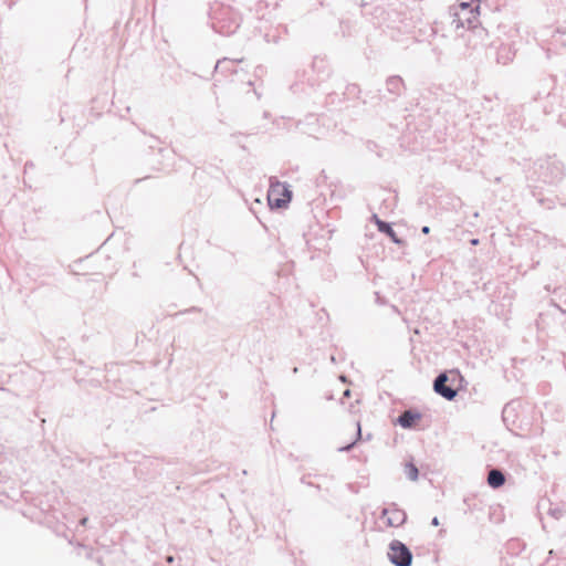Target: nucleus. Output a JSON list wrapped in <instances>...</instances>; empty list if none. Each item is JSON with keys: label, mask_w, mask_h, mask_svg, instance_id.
Listing matches in <instances>:
<instances>
[{"label": "nucleus", "mask_w": 566, "mask_h": 566, "mask_svg": "<svg viewBox=\"0 0 566 566\" xmlns=\"http://www.w3.org/2000/svg\"><path fill=\"white\" fill-rule=\"evenodd\" d=\"M467 380L459 369H446L440 371L432 382L433 391L448 401H453L459 390L467 385Z\"/></svg>", "instance_id": "f257e3e1"}, {"label": "nucleus", "mask_w": 566, "mask_h": 566, "mask_svg": "<svg viewBox=\"0 0 566 566\" xmlns=\"http://www.w3.org/2000/svg\"><path fill=\"white\" fill-rule=\"evenodd\" d=\"M534 174L547 185H557L565 176L563 163L556 156L539 158L535 161Z\"/></svg>", "instance_id": "f03ea898"}, {"label": "nucleus", "mask_w": 566, "mask_h": 566, "mask_svg": "<svg viewBox=\"0 0 566 566\" xmlns=\"http://www.w3.org/2000/svg\"><path fill=\"white\" fill-rule=\"evenodd\" d=\"M479 15L480 13H476V11L455 12L454 9H449L451 27H454L455 30L465 29L483 40V36L488 35V30L481 25Z\"/></svg>", "instance_id": "7ed1b4c3"}, {"label": "nucleus", "mask_w": 566, "mask_h": 566, "mask_svg": "<svg viewBox=\"0 0 566 566\" xmlns=\"http://www.w3.org/2000/svg\"><path fill=\"white\" fill-rule=\"evenodd\" d=\"M292 198L293 191L287 182H282L275 177L270 178V188L268 190V206L270 210L286 209Z\"/></svg>", "instance_id": "20e7f679"}, {"label": "nucleus", "mask_w": 566, "mask_h": 566, "mask_svg": "<svg viewBox=\"0 0 566 566\" xmlns=\"http://www.w3.org/2000/svg\"><path fill=\"white\" fill-rule=\"evenodd\" d=\"M387 558L394 566H412L413 554L407 544L392 539L388 544Z\"/></svg>", "instance_id": "39448f33"}, {"label": "nucleus", "mask_w": 566, "mask_h": 566, "mask_svg": "<svg viewBox=\"0 0 566 566\" xmlns=\"http://www.w3.org/2000/svg\"><path fill=\"white\" fill-rule=\"evenodd\" d=\"M241 25V17L232 10H224L216 21L212 22V28L217 33L222 35H232Z\"/></svg>", "instance_id": "423d86ee"}, {"label": "nucleus", "mask_w": 566, "mask_h": 566, "mask_svg": "<svg viewBox=\"0 0 566 566\" xmlns=\"http://www.w3.org/2000/svg\"><path fill=\"white\" fill-rule=\"evenodd\" d=\"M386 517V525L388 527H400L407 522V513L400 509L397 503H389L384 507L380 513V518Z\"/></svg>", "instance_id": "0eeeda50"}, {"label": "nucleus", "mask_w": 566, "mask_h": 566, "mask_svg": "<svg viewBox=\"0 0 566 566\" xmlns=\"http://www.w3.org/2000/svg\"><path fill=\"white\" fill-rule=\"evenodd\" d=\"M370 221L374 222L377 227V230L385 234L394 244L398 247L407 245V241L399 237L395 231L392 222L380 219L377 213L371 214Z\"/></svg>", "instance_id": "6e6552de"}, {"label": "nucleus", "mask_w": 566, "mask_h": 566, "mask_svg": "<svg viewBox=\"0 0 566 566\" xmlns=\"http://www.w3.org/2000/svg\"><path fill=\"white\" fill-rule=\"evenodd\" d=\"M488 55H494L496 63L506 65L513 61L515 56V50L510 43H500L497 46L492 43L488 50Z\"/></svg>", "instance_id": "1a4fd4ad"}, {"label": "nucleus", "mask_w": 566, "mask_h": 566, "mask_svg": "<svg viewBox=\"0 0 566 566\" xmlns=\"http://www.w3.org/2000/svg\"><path fill=\"white\" fill-rule=\"evenodd\" d=\"M423 413L417 408H409L395 419L394 423L401 427L402 429L411 430L415 429L418 423L422 420Z\"/></svg>", "instance_id": "9d476101"}, {"label": "nucleus", "mask_w": 566, "mask_h": 566, "mask_svg": "<svg viewBox=\"0 0 566 566\" xmlns=\"http://www.w3.org/2000/svg\"><path fill=\"white\" fill-rule=\"evenodd\" d=\"M385 86L386 92H384V94L387 95L386 103L395 102L406 90L405 81L400 75L388 76L386 78Z\"/></svg>", "instance_id": "9b49d317"}, {"label": "nucleus", "mask_w": 566, "mask_h": 566, "mask_svg": "<svg viewBox=\"0 0 566 566\" xmlns=\"http://www.w3.org/2000/svg\"><path fill=\"white\" fill-rule=\"evenodd\" d=\"M242 61H243V59H239V60H231L228 57L220 59L217 61V63L214 65V69H213L214 74L216 75H218V74H222V75L238 74V70L235 69L234 64L240 63Z\"/></svg>", "instance_id": "f8f14e48"}, {"label": "nucleus", "mask_w": 566, "mask_h": 566, "mask_svg": "<svg viewBox=\"0 0 566 566\" xmlns=\"http://www.w3.org/2000/svg\"><path fill=\"white\" fill-rule=\"evenodd\" d=\"M506 482V473L500 469H493L488 475V484L491 489L497 490Z\"/></svg>", "instance_id": "ddd939ff"}, {"label": "nucleus", "mask_w": 566, "mask_h": 566, "mask_svg": "<svg viewBox=\"0 0 566 566\" xmlns=\"http://www.w3.org/2000/svg\"><path fill=\"white\" fill-rule=\"evenodd\" d=\"M365 97L361 99V103L364 105L368 104V103H377V104H380V103H386V99H387V95L384 94V92L381 90H368L366 91L365 93Z\"/></svg>", "instance_id": "4468645a"}, {"label": "nucleus", "mask_w": 566, "mask_h": 566, "mask_svg": "<svg viewBox=\"0 0 566 566\" xmlns=\"http://www.w3.org/2000/svg\"><path fill=\"white\" fill-rule=\"evenodd\" d=\"M516 406H520L518 400H511L507 402L502 410V419L503 422L509 427L510 421L514 423V418L516 417Z\"/></svg>", "instance_id": "2eb2a0df"}, {"label": "nucleus", "mask_w": 566, "mask_h": 566, "mask_svg": "<svg viewBox=\"0 0 566 566\" xmlns=\"http://www.w3.org/2000/svg\"><path fill=\"white\" fill-rule=\"evenodd\" d=\"M542 88L536 92V95L534 96L535 99H539L543 96H549L551 91L553 90L555 85V77L554 76H546L542 78L541 81Z\"/></svg>", "instance_id": "dca6fc26"}, {"label": "nucleus", "mask_w": 566, "mask_h": 566, "mask_svg": "<svg viewBox=\"0 0 566 566\" xmlns=\"http://www.w3.org/2000/svg\"><path fill=\"white\" fill-rule=\"evenodd\" d=\"M405 474L410 481H417L419 479V469L413 463V459L411 458L410 461H407L405 464Z\"/></svg>", "instance_id": "f3484780"}, {"label": "nucleus", "mask_w": 566, "mask_h": 566, "mask_svg": "<svg viewBox=\"0 0 566 566\" xmlns=\"http://www.w3.org/2000/svg\"><path fill=\"white\" fill-rule=\"evenodd\" d=\"M552 41L556 45L566 48V29H563L560 27L556 28L552 35Z\"/></svg>", "instance_id": "a211bd4d"}, {"label": "nucleus", "mask_w": 566, "mask_h": 566, "mask_svg": "<svg viewBox=\"0 0 566 566\" xmlns=\"http://www.w3.org/2000/svg\"><path fill=\"white\" fill-rule=\"evenodd\" d=\"M449 9H454L455 12L476 11V13H480V4L474 2L463 1L458 7H450Z\"/></svg>", "instance_id": "6ab92c4d"}, {"label": "nucleus", "mask_w": 566, "mask_h": 566, "mask_svg": "<svg viewBox=\"0 0 566 566\" xmlns=\"http://www.w3.org/2000/svg\"><path fill=\"white\" fill-rule=\"evenodd\" d=\"M525 547H526V544L518 538H513V539L509 541V543H507V549L512 554L517 555V554L522 553L525 549Z\"/></svg>", "instance_id": "aec40b11"}, {"label": "nucleus", "mask_w": 566, "mask_h": 566, "mask_svg": "<svg viewBox=\"0 0 566 566\" xmlns=\"http://www.w3.org/2000/svg\"><path fill=\"white\" fill-rule=\"evenodd\" d=\"M361 93L360 86L356 83L348 84L345 90V95L348 97L359 98Z\"/></svg>", "instance_id": "412c9836"}, {"label": "nucleus", "mask_w": 566, "mask_h": 566, "mask_svg": "<svg viewBox=\"0 0 566 566\" xmlns=\"http://www.w3.org/2000/svg\"><path fill=\"white\" fill-rule=\"evenodd\" d=\"M365 146L369 153H375L377 155V157H379V158L382 157V153L377 143H375L373 140H366Z\"/></svg>", "instance_id": "4be33fe9"}, {"label": "nucleus", "mask_w": 566, "mask_h": 566, "mask_svg": "<svg viewBox=\"0 0 566 566\" xmlns=\"http://www.w3.org/2000/svg\"><path fill=\"white\" fill-rule=\"evenodd\" d=\"M313 69L315 70L316 67L318 69V73H323L325 76H328L329 75V71L328 70H325V66H324V60H317L316 57L314 59L313 63Z\"/></svg>", "instance_id": "5701e85b"}, {"label": "nucleus", "mask_w": 566, "mask_h": 566, "mask_svg": "<svg viewBox=\"0 0 566 566\" xmlns=\"http://www.w3.org/2000/svg\"><path fill=\"white\" fill-rule=\"evenodd\" d=\"M537 202L542 207H544V208H546L548 210H551V209H553L555 207V201H554V199H551V198L541 197V198L537 199Z\"/></svg>", "instance_id": "b1692460"}, {"label": "nucleus", "mask_w": 566, "mask_h": 566, "mask_svg": "<svg viewBox=\"0 0 566 566\" xmlns=\"http://www.w3.org/2000/svg\"><path fill=\"white\" fill-rule=\"evenodd\" d=\"M548 514L554 518L559 520L563 516L564 511L559 507H549Z\"/></svg>", "instance_id": "393cba45"}, {"label": "nucleus", "mask_w": 566, "mask_h": 566, "mask_svg": "<svg viewBox=\"0 0 566 566\" xmlns=\"http://www.w3.org/2000/svg\"><path fill=\"white\" fill-rule=\"evenodd\" d=\"M203 310L199 306H191L189 308H186L184 311H179L178 313H176V316L178 315H184V314H188V313H201Z\"/></svg>", "instance_id": "a878e982"}, {"label": "nucleus", "mask_w": 566, "mask_h": 566, "mask_svg": "<svg viewBox=\"0 0 566 566\" xmlns=\"http://www.w3.org/2000/svg\"><path fill=\"white\" fill-rule=\"evenodd\" d=\"M310 476H311V474H310V473H308V474H303V475H302V478H301V482H302L303 484L308 485V486H313V488H315V489H317V490H321V485H319V484H315V483H313L312 481H307V479H308Z\"/></svg>", "instance_id": "bb28decb"}, {"label": "nucleus", "mask_w": 566, "mask_h": 566, "mask_svg": "<svg viewBox=\"0 0 566 566\" xmlns=\"http://www.w3.org/2000/svg\"><path fill=\"white\" fill-rule=\"evenodd\" d=\"M356 434H355V439L353 441H356V444L363 440V434H361V424H360V421H357L356 422Z\"/></svg>", "instance_id": "cd10ccee"}, {"label": "nucleus", "mask_w": 566, "mask_h": 566, "mask_svg": "<svg viewBox=\"0 0 566 566\" xmlns=\"http://www.w3.org/2000/svg\"><path fill=\"white\" fill-rule=\"evenodd\" d=\"M356 446V441H352L345 446H342L337 449L338 452H349L352 451Z\"/></svg>", "instance_id": "c85d7f7f"}, {"label": "nucleus", "mask_w": 566, "mask_h": 566, "mask_svg": "<svg viewBox=\"0 0 566 566\" xmlns=\"http://www.w3.org/2000/svg\"><path fill=\"white\" fill-rule=\"evenodd\" d=\"M376 303L379 305H386L388 303V300L382 296L379 292H375Z\"/></svg>", "instance_id": "c756f323"}, {"label": "nucleus", "mask_w": 566, "mask_h": 566, "mask_svg": "<svg viewBox=\"0 0 566 566\" xmlns=\"http://www.w3.org/2000/svg\"><path fill=\"white\" fill-rule=\"evenodd\" d=\"M470 501H471V500H470L469 497H465V499L463 500V503L467 505V509L464 510V512H465V513H467L468 511H472V510L474 509V506H475V504H471V503H470Z\"/></svg>", "instance_id": "7c9ffc66"}, {"label": "nucleus", "mask_w": 566, "mask_h": 566, "mask_svg": "<svg viewBox=\"0 0 566 566\" xmlns=\"http://www.w3.org/2000/svg\"><path fill=\"white\" fill-rule=\"evenodd\" d=\"M326 179H327V176H326L325 171H324V170H322V171L319 172V175H318L317 179H316L317 185H319L321 182L325 181Z\"/></svg>", "instance_id": "2f4dec72"}, {"label": "nucleus", "mask_w": 566, "mask_h": 566, "mask_svg": "<svg viewBox=\"0 0 566 566\" xmlns=\"http://www.w3.org/2000/svg\"><path fill=\"white\" fill-rule=\"evenodd\" d=\"M352 396V391L350 389H345L344 392H343V396L340 398V403H344V399H347Z\"/></svg>", "instance_id": "473e14b6"}, {"label": "nucleus", "mask_w": 566, "mask_h": 566, "mask_svg": "<svg viewBox=\"0 0 566 566\" xmlns=\"http://www.w3.org/2000/svg\"><path fill=\"white\" fill-rule=\"evenodd\" d=\"M532 196L537 200L541 197H544L542 191L537 190V188L532 190Z\"/></svg>", "instance_id": "72a5a7b5"}, {"label": "nucleus", "mask_w": 566, "mask_h": 566, "mask_svg": "<svg viewBox=\"0 0 566 566\" xmlns=\"http://www.w3.org/2000/svg\"><path fill=\"white\" fill-rule=\"evenodd\" d=\"M338 379L343 382V384H350V380L348 378V376H346L345 374H340L338 376Z\"/></svg>", "instance_id": "f704fd0d"}, {"label": "nucleus", "mask_w": 566, "mask_h": 566, "mask_svg": "<svg viewBox=\"0 0 566 566\" xmlns=\"http://www.w3.org/2000/svg\"><path fill=\"white\" fill-rule=\"evenodd\" d=\"M6 459L4 454V446L0 443V463H2Z\"/></svg>", "instance_id": "c9c22d12"}, {"label": "nucleus", "mask_w": 566, "mask_h": 566, "mask_svg": "<svg viewBox=\"0 0 566 566\" xmlns=\"http://www.w3.org/2000/svg\"><path fill=\"white\" fill-rule=\"evenodd\" d=\"M421 233L426 234V235L429 234L430 233V227L429 226H423L421 228Z\"/></svg>", "instance_id": "e433bc0d"}, {"label": "nucleus", "mask_w": 566, "mask_h": 566, "mask_svg": "<svg viewBox=\"0 0 566 566\" xmlns=\"http://www.w3.org/2000/svg\"><path fill=\"white\" fill-rule=\"evenodd\" d=\"M431 525L432 526H439L440 525V521L437 516H434L432 520H431Z\"/></svg>", "instance_id": "4c0bfd02"}, {"label": "nucleus", "mask_w": 566, "mask_h": 566, "mask_svg": "<svg viewBox=\"0 0 566 566\" xmlns=\"http://www.w3.org/2000/svg\"><path fill=\"white\" fill-rule=\"evenodd\" d=\"M34 167V164L32 161H27L25 165H24V170H28L29 168H33Z\"/></svg>", "instance_id": "58836bf2"}, {"label": "nucleus", "mask_w": 566, "mask_h": 566, "mask_svg": "<svg viewBox=\"0 0 566 566\" xmlns=\"http://www.w3.org/2000/svg\"><path fill=\"white\" fill-rule=\"evenodd\" d=\"M165 559H166V562H167V563H169V564H171V563H174V562H175V557H174L172 555H167Z\"/></svg>", "instance_id": "ea45409f"}, {"label": "nucleus", "mask_w": 566, "mask_h": 566, "mask_svg": "<svg viewBox=\"0 0 566 566\" xmlns=\"http://www.w3.org/2000/svg\"><path fill=\"white\" fill-rule=\"evenodd\" d=\"M480 243V240L478 238H473L470 240L471 245H478Z\"/></svg>", "instance_id": "a19ab883"}, {"label": "nucleus", "mask_w": 566, "mask_h": 566, "mask_svg": "<svg viewBox=\"0 0 566 566\" xmlns=\"http://www.w3.org/2000/svg\"><path fill=\"white\" fill-rule=\"evenodd\" d=\"M87 521H88V517H87V516H84V517H82V518L80 520V524H81V525H86Z\"/></svg>", "instance_id": "79ce46f5"}, {"label": "nucleus", "mask_w": 566, "mask_h": 566, "mask_svg": "<svg viewBox=\"0 0 566 566\" xmlns=\"http://www.w3.org/2000/svg\"><path fill=\"white\" fill-rule=\"evenodd\" d=\"M147 178H149V176H146V177H144V178H137V179L135 180V184H138V182H140L142 180L147 179Z\"/></svg>", "instance_id": "37998d69"}, {"label": "nucleus", "mask_w": 566, "mask_h": 566, "mask_svg": "<svg viewBox=\"0 0 566 566\" xmlns=\"http://www.w3.org/2000/svg\"><path fill=\"white\" fill-rule=\"evenodd\" d=\"M371 438H373V434L371 433H367L365 440L369 441V440H371Z\"/></svg>", "instance_id": "c03bdc74"}, {"label": "nucleus", "mask_w": 566, "mask_h": 566, "mask_svg": "<svg viewBox=\"0 0 566 566\" xmlns=\"http://www.w3.org/2000/svg\"><path fill=\"white\" fill-rule=\"evenodd\" d=\"M331 361H332L333 364H335V363H336V357H335L334 355H331Z\"/></svg>", "instance_id": "a18cd8bd"}, {"label": "nucleus", "mask_w": 566, "mask_h": 566, "mask_svg": "<svg viewBox=\"0 0 566 566\" xmlns=\"http://www.w3.org/2000/svg\"><path fill=\"white\" fill-rule=\"evenodd\" d=\"M558 310H560L564 314H566V310L562 308L559 305H555Z\"/></svg>", "instance_id": "49530a36"}, {"label": "nucleus", "mask_w": 566, "mask_h": 566, "mask_svg": "<svg viewBox=\"0 0 566 566\" xmlns=\"http://www.w3.org/2000/svg\"><path fill=\"white\" fill-rule=\"evenodd\" d=\"M96 562H97L98 564H101V565H102V563H103V558H102V557H97V558H96Z\"/></svg>", "instance_id": "de8ad7c7"}, {"label": "nucleus", "mask_w": 566, "mask_h": 566, "mask_svg": "<svg viewBox=\"0 0 566 566\" xmlns=\"http://www.w3.org/2000/svg\"><path fill=\"white\" fill-rule=\"evenodd\" d=\"M333 398H334V397H333V394H331V395H328V396L326 397V399H328V400H329V399H333Z\"/></svg>", "instance_id": "09e8293b"}, {"label": "nucleus", "mask_w": 566, "mask_h": 566, "mask_svg": "<svg viewBox=\"0 0 566 566\" xmlns=\"http://www.w3.org/2000/svg\"><path fill=\"white\" fill-rule=\"evenodd\" d=\"M153 139L156 142V143H159V139L155 136H153Z\"/></svg>", "instance_id": "8fccbe9b"}, {"label": "nucleus", "mask_w": 566, "mask_h": 566, "mask_svg": "<svg viewBox=\"0 0 566 566\" xmlns=\"http://www.w3.org/2000/svg\"><path fill=\"white\" fill-rule=\"evenodd\" d=\"M133 276H138V273L137 272H133Z\"/></svg>", "instance_id": "3c124183"}, {"label": "nucleus", "mask_w": 566, "mask_h": 566, "mask_svg": "<svg viewBox=\"0 0 566 566\" xmlns=\"http://www.w3.org/2000/svg\"><path fill=\"white\" fill-rule=\"evenodd\" d=\"M392 308H394V311H397V312H398V308H397V306H396V305H392Z\"/></svg>", "instance_id": "603ef678"}]
</instances>
